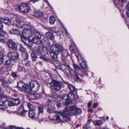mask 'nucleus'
Instances as JSON below:
<instances>
[{
    "instance_id": "obj_54",
    "label": "nucleus",
    "mask_w": 129,
    "mask_h": 129,
    "mask_svg": "<svg viewBox=\"0 0 129 129\" xmlns=\"http://www.w3.org/2000/svg\"><path fill=\"white\" fill-rule=\"evenodd\" d=\"M0 71L1 72H5L6 71V68L5 67H4V66H2L1 68L0 69Z\"/></svg>"
},
{
    "instance_id": "obj_10",
    "label": "nucleus",
    "mask_w": 129,
    "mask_h": 129,
    "mask_svg": "<svg viewBox=\"0 0 129 129\" xmlns=\"http://www.w3.org/2000/svg\"><path fill=\"white\" fill-rule=\"evenodd\" d=\"M17 87L21 91H25L26 92V90H27V86L24 83L22 82L18 83Z\"/></svg>"
},
{
    "instance_id": "obj_61",
    "label": "nucleus",
    "mask_w": 129,
    "mask_h": 129,
    "mask_svg": "<svg viewBox=\"0 0 129 129\" xmlns=\"http://www.w3.org/2000/svg\"><path fill=\"white\" fill-rule=\"evenodd\" d=\"M39 0H30L29 2H32L33 3H35L36 2L39 1Z\"/></svg>"
},
{
    "instance_id": "obj_58",
    "label": "nucleus",
    "mask_w": 129,
    "mask_h": 129,
    "mask_svg": "<svg viewBox=\"0 0 129 129\" xmlns=\"http://www.w3.org/2000/svg\"><path fill=\"white\" fill-rule=\"evenodd\" d=\"M40 65L42 66L43 64L42 62V61H39L37 62L36 65Z\"/></svg>"
},
{
    "instance_id": "obj_6",
    "label": "nucleus",
    "mask_w": 129,
    "mask_h": 129,
    "mask_svg": "<svg viewBox=\"0 0 129 129\" xmlns=\"http://www.w3.org/2000/svg\"><path fill=\"white\" fill-rule=\"evenodd\" d=\"M36 34L35 37H33L32 39V41L33 43L38 44H40L41 43V38L43 37H42L41 35L39 33H38L36 31V32L35 33Z\"/></svg>"
},
{
    "instance_id": "obj_3",
    "label": "nucleus",
    "mask_w": 129,
    "mask_h": 129,
    "mask_svg": "<svg viewBox=\"0 0 129 129\" xmlns=\"http://www.w3.org/2000/svg\"><path fill=\"white\" fill-rule=\"evenodd\" d=\"M40 87L38 82L36 81H32L30 83L29 86L27 87V90H26V92H29L31 91L36 92L39 89Z\"/></svg>"
},
{
    "instance_id": "obj_62",
    "label": "nucleus",
    "mask_w": 129,
    "mask_h": 129,
    "mask_svg": "<svg viewBox=\"0 0 129 129\" xmlns=\"http://www.w3.org/2000/svg\"><path fill=\"white\" fill-rule=\"evenodd\" d=\"M12 75L14 77H16L17 76V74L15 72L13 73L12 74Z\"/></svg>"
},
{
    "instance_id": "obj_19",
    "label": "nucleus",
    "mask_w": 129,
    "mask_h": 129,
    "mask_svg": "<svg viewBox=\"0 0 129 129\" xmlns=\"http://www.w3.org/2000/svg\"><path fill=\"white\" fill-rule=\"evenodd\" d=\"M60 116L62 117V114L60 113L57 112V114L55 115L52 119H50L51 120H59L61 121V120H63L61 118Z\"/></svg>"
},
{
    "instance_id": "obj_49",
    "label": "nucleus",
    "mask_w": 129,
    "mask_h": 129,
    "mask_svg": "<svg viewBox=\"0 0 129 129\" xmlns=\"http://www.w3.org/2000/svg\"><path fill=\"white\" fill-rule=\"evenodd\" d=\"M62 98L63 99L66 100H69L68 95L66 94H64L62 96Z\"/></svg>"
},
{
    "instance_id": "obj_17",
    "label": "nucleus",
    "mask_w": 129,
    "mask_h": 129,
    "mask_svg": "<svg viewBox=\"0 0 129 129\" xmlns=\"http://www.w3.org/2000/svg\"><path fill=\"white\" fill-rule=\"evenodd\" d=\"M81 69L83 72L85 73L87 70V65L85 61H83L80 64Z\"/></svg>"
},
{
    "instance_id": "obj_23",
    "label": "nucleus",
    "mask_w": 129,
    "mask_h": 129,
    "mask_svg": "<svg viewBox=\"0 0 129 129\" xmlns=\"http://www.w3.org/2000/svg\"><path fill=\"white\" fill-rule=\"evenodd\" d=\"M46 36L50 39L53 40L54 39V36L53 34L49 31H48L46 33Z\"/></svg>"
},
{
    "instance_id": "obj_63",
    "label": "nucleus",
    "mask_w": 129,
    "mask_h": 129,
    "mask_svg": "<svg viewBox=\"0 0 129 129\" xmlns=\"http://www.w3.org/2000/svg\"><path fill=\"white\" fill-rule=\"evenodd\" d=\"M7 84H9L11 83V81L9 79H8L6 82Z\"/></svg>"
},
{
    "instance_id": "obj_29",
    "label": "nucleus",
    "mask_w": 129,
    "mask_h": 129,
    "mask_svg": "<svg viewBox=\"0 0 129 129\" xmlns=\"http://www.w3.org/2000/svg\"><path fill=\"white\" fill-rule=\"evenodd\" d=\"M28 115L30 118H33L34 117L36 114L33 110H31L29 111Z\"/></svg>"
},
{
    "instance_id": "obj_18",
    "label": "nucleus",
    "mask_w": 129,
    "mask_h": 129,
    "mask_svg": "<svg viewBox=\"0 0 129 129\" xmlns=\"http://www.w3.org/2000/svg\"><path fill=\"white\" fill-rule=\"evenodd\" d=\"M73 65L75 69L76 72L77 74L78 75H79L81 76V71L80 68L75 63H74Z\"/></svg>"
},
{
    "instance_id": "obj_8",
    "label": "nucleus",
    "mask_w": 129,
    "mask_h": 129,
    "mask_svg": "<svg viewBox=\"0 0 129 129\" xmlns=\"http://www.w3.org/2000/svg\"><path fill=\"white\" fill-rule=\"evenodd\" d=\"M51 85L53 87L54 89L56 90H60L61 88V84L60 82L53 80L51 83Z\"/></svg>"
},
{
    "instance_id": "obj_42",
    "label": "nucleus",
    "mask_w": 129,
    "mask_h": 129,
    "mask_svg": "<svg viewBox=\"0 0 129 129\" xmlns=\"http://www.w3.org/2000/svg\"><path fill=\"white\" fill-rule=\"evenodd\" d=\"M2 84V86L4 87H6L8 86V85L7 83L4 81H3Z\"/></svg>"
},
{
    "instance_id": "obj_15",
    "label": "nucleus",
    "mask_w": 129,
    "mask_h": 129,
    "mask_svg": "<svg viewBox=\"0 0 129 129\" xmlns=\"http://www.w3.org/2000/svg\"><path fill=\"white\" fill-rule=\"evenodd\" d=\"M37 51L39 54L43 56H45L48 53V51L46 48L41 47L37 49Z\"/></svg>"
},
{
    "instance_id": "obj_1",
    "label": "nucleus",
    "mask_w": 129,
    "mask_h": 129,
    "mask_svg": "<svg viewBox=\"0 0 129 129\" xmlns=\"http://www.w3.org/2000/svg\"><path fill=\"white\" fill-rule=\"evenodd\" d=\"M50 49L52 53H51L52 60L53 61L58 60L57 56L60 51H62L63 48L62 45L58 44H53L50 47Z\"/></svg>"
},
{
    "instance_id": "obj_43",
    "label": "nucleus",
    "mask_w": 129,
    "mask_h": 129,
    "mask_svg": "<svg viewBox=\"0 0 129 129\" xmlns=\"http://www.w3.org/2000/svg\"><path fill=\"white\" fill-rule=\"evenodd\" d=\"M76 57L78 61H82L83 60L80 54H78L76 55Z\"/></svg>"
},
{
    "instance_id": "obj_14",
    "label": "nucleus",
    "mask_w": 129,
    "mask_h": 129,
    "mask_svg": "<svg viewBox=\"0 0 129 129\" xmlns=\"http://www.w3.org/2000/svg\"><path fill=\"white\" fill-rule=\"evenodd\" d=\"M7 45L9 47L14 50L17 49V45L16 43L12 40H9L7 42Z\"/></svg>"
},
{
    "instance_id": "obj_57",
    "label": "nucleus",
    "mask_w": 129,
    "mask_h": 129,
    "mask_svg": "<svg viewBox=\"0 0 129 129\" xmlns=\"http://www.w3.org/2000/svg\"><path fill=\"white\" fill-rule=\"evenodd\" d=\"M53 97L54 98L56 99L59 98V96L58 95L54 93L53 94Z\"/></svg>"
},
{
    "instance_id": "obj_24",
    "label": "nucleus",
    "mask_w": 129,
    "mask_h": 129,
    "mask_svg": "<svg viewBox=\"0 0 129 129\" xmlns=\"http://www.w3.org/2000/svg\"><path fill=\"white\" fill-rule=\"evenodd\" d=\"M22 57L23 59V61H26L28 57V55L27 52L22 53Z\"/></svg>"
},
{
    "instance_id": "obj_50",
    "label": "nucleus",
    "mask_w": 129,
    "mask_h": 129,
    "mask_svg": "<svg viewBox=\"0 0 129 129\" xmlns=\"http://www.w3.org/2000/svg\"><path fill=\"white\" fill-rule=\"evenodd\" d=\"M6 34V33L3 31L0 30V36L4 37Z\"/></svg>"
},
{
    "instance_id": "obj_21",
    "label": "nucleus",
    "mask_w": 129,
    "mask_h": 129,
    "mask_svg": "<svg viewBox=\"0 0 129 129\" xmlns=\"http://www.w3.org/2000/svg\"><path fill=\"white\" fill-rule=\"evenodd\" d=\"M8 99V97L4 93H2L0 94V99L5 103L7 102Z\"/></svg>"
},
{
    "instance_id": "obj_2",
    "label": "nucleus",
    "mask_w": 129,
    "mask_h": 129,
    "mask_svg": "<svg viewBox=\"0 0 129 129\" xmlns=\"http://www.w3.org/2000/svg\"><path fill=\"white\" fill-rule=\"evenodd\" d=\"M24 27H26L24 29L22 32V35L27 38H29L31 37L33 34H35L36 32V31L35 28L30 25L24 24Z\"/></svg>"
},
{
    "instance_id": "obj_64",
    "label": "nucleus",
    "mask_w": 129,
    "mask_h": 129,
    "mask_svg": "<svg viewBox=\"0 0 129 129\" xmlns=\"http://www.w3.org/2000/svg\"><path fill=\"white\" fill-rule=\"evenodd\" d=\"M127 9V11L126 13V15L127 17H129V9Z\"/></svg>"
},
{
    "instance_id": "obj_5",
    "label": "nucleus",
    "mask_w": 129,
    "mask_h": 129,
    "mask_svg": "<svg viewBox=\"0 0 129 129\" xmlns=\"http://www.w3.org/2000/svg\"><path fill=\"white\" fill-rule=\"evenodd\" d=\"M18 8L21 12L24 13H28L31 10L30 6L26 3H23L20 5Z\"/></svg>"
},
{
    "instance_id": "obj_11",
    "label": "nucleus",
    "mask_w": 129,
    "mask_h": 129,
    "mask_svg": "<svg viewBox=\"0 0 129 129\" xmlns=\"http://www.w3.org/2000/svg\"><path fill=\"white\" fill-rule=\"evenodd\" d=\"M27 96L30 100L37 99L40 97V95L36 93H30L27 95Z\"/></svg>"
},
{
    "instance_id": "obj_52",
    "label": "nucleus",
    "mask_w": 129,
    "mask_h": 129,
    "mask_svg": "<svg viewBox=\"0 0 129 129\" xmlns=\"http://www.w3.org/2000/svg\"><path fill=\"white\" fill-rule=\"evenodd\" d=\"M62 33L64 37H66L67 36V32L65 29H64L62 31Z\"/></svg>"
},
{
    "instance_id": "obj_26",
    "label": "nucleus",
    "mask_w": 129,
    "mask_h": 129,
    "mask_svg": "<svg viewBox=\"0 0 129 129\" xmlns=\"http://www.w3.org/2000/svg\"><path fill=\"white\" fill-rule=\"evenodd\" d=\"M43 15V13L42 12L40 11H36L35 12L34 16L40 18Z\"/></svg>"
},
{
    "instance_id": "obj_31",
    "label": "nucleus",
    "mask_w": 129,
    "mask_h": 129,
    "mask_svg": "<svg viewBox=\"0 0 129 129\" xmlns=\"http://www.w3.org/2000/svg\"><path fill=\"white\" fill-rule=\"evenodd\" d=\"M102 121L101 120H98L94 121L93 122L94 125L96 126H99L101 125L102 123Z\"/></svg>"
},
{
    "instance_id": "obj_51",
    "label": "nucleus",
    "mask_w": 129,
    "mask_h": 129,
    "mask_svg": "<svg viewBox=\"0 0 129 129\" xmlns=\"http://www.w3.org/2000/svg\"><path fill=\"white\" fill-rule=\"evenodd\" d=\"M47 112L50 114L51 113L53 112V110L52 109L50 108H48L47 110Z\"/></svg>"
},
{
    "instance_id": "obj_40",
    "label": "nucleus",
    "mask_w": 129,
    "mask_h": 129,
    "mask_svg": "<svg viewBox=\"0 0 129 129\" xmlns=\"http://www.w3.org/2000/svg\"><path fill=\"white\" fill-rule=\"evenodd\" d=\"M20 50L22 52V53L27 52L26 51L25 48H24L22 46H20Z\"/></svg>"
},
{
    "instance_id": "obj_34",
    "label": "nucleus",
    "mask_w": 129,
    "mask_h": 129,
    "mask_svg": "<svg viewBox=\"0 0 129 129\" xmlns=\"http://www.w3.org/2000/svg\"><path fill=\"white\" fill-rule=\"evenodd\" d=\"M49 20L50 23L51 24H53L55 21V19L54 17L51 16L49 18Z\"/></svg>"
},
{
    "instance_id": "obj_32",
    "label": "nucleus",
    "mask_w": 129,
    "mask_h": 129,
    "mask_svg": "<svg viewBox=\"0 0 129 129\" xmlns=\"http://www.w3.org/2000/svg\"><path fill=\"white\" fill-rule=\"evenodd\" d=\"M10 33L12 35H17L19 33L18 30L17 29H12L10 31Z\"/></svg>"
},
{
    "instance_id": "obj_41",
    "label": "nucleus",
    "mask_w": 129,
    "mask_h": 129,
    "mask_svg": "<svg viewBox=\"0 0 129 129\" xmlns=\"http://www.w3.org/2000/svg\"><path fill=\"white\" fill-rule=\"evenodd\" d=\"M27 106L29 110V111L32 110L33 107V106L30 103H28L27 105Z\"/></svg>"
},
{
    "instance_id": "obj_56",
    "label": "nucleus",
    "mask_w": 129,
    "mask_h": 129,
    "mask_svg": "<svg viewBox=\"0 0 129 129\" xmlns=\"http://www.w3.org/2000/svg\"><path fill=\"white\" fill-rule=\"evenodd\" d=\"M30 64V62L29 61H28L27 62H25V65L27 67L29 66Z\"/></svg>"
},
{
    "instance_id": "obj_13",
    "label": "nucleus",
    "mask_w": 129,
    "mask_h": 129,
    "mask_svg": "<svg viewBox=\"0 0 129 129\" xmlns=\"http://www.w3.org/2000/svg\"><path fill=\"white\" fill-rule=\"evenodd\" d=\"M12 25L16 27L19 28L21 27H24L23 25H21V22L20 19L18 18L15 19V21L13 23Z\"/></svg>"
},
{
    "instance_id": "obj_59",
    "label": "nucleus",
    "mask_w": 129,
    "mask_h": 129,
    "mask_svg": "<svg viewBox=\"0 0 129 129\" xmlns=\"http://www.w3.org/2000/svg\"><path fill=\"white\" fill-rule=\"evenodd\" d=\"M2 22L0 21V30H2L3 27V25L2 23Z\"/></svg>"
},
{
    "instance_id": "obj_39",
    "label": "nucleus",
    "mask_w": 129,
    "mask_h": 129,
    "mask_svg": "<svg viewBox=\"0 0 129 129\" xmlns=\"http://www.w3.org/2000/svg\"><path fill=\"white\" fill-rule=\"evenodd\" d=\"M124 1V0H114V2L115 5H118L119 4L120 1L123 2Z\"/></svg>"
},
{
    "instance_id": "obj_25",
    "label": "nucleus",
    "mask_w": 129,
    "mask_h": 129,
    "mask_svg": "<svg viewBox=\"0 0 129 129\" xmlns=\"http://www.w3.org/2000/svg\"><path fill=\"white\" fill-rule=\"evenodd\" d=\"M62 118L63 120H61V122L67 121H70V119L68 116L62 115Z\"/></svg>"
},
{
    "instance_id": "obj_12",
    "label": "nucleus",
    "mask_w": 129,
    "mask_h": 129,
    "mask_svg": "<svg viewBox=\"0 0 129 129\" xmlns=\"http://www.w3.org/2000/svg\"><path fill=\"white\" fill-rule=\"evenodd\" d=\"M8 56L10 59L15 60L18 58L19 57V54L16 52H12L9 53Z\"/></svg>"
},
{
    "instance_id": "obj_60",
    "label": "nucleus",
    "mask_w": 129,
    "mask_h": 129,
    "mask_svg": "<svg viewBox=\"0 0 129 129\" xmlns=\"http://www.w3.org/2000/svg\"><path fill=\"white\" fill-rule=\"evenodd\" d=\"M40 58L44 60L45 61H46L47 60V59L43 56H40Z\"/></svg>"
},
{
    "instance_id": "obj_45",
    "label": "nucleus",
    "mask_w": 129,
    "mask_h": 129,
    "mask_svg": "<svg viewBox=\"0 0 129 129\" xmlns=\"http://www.w3.org/2000/svg\"><path fill=\"white\" fill-rule=\"evenodd\" d=\"M4 59L3 55V54L0 55V64L3 63Z\"/></svg>"
},
{
    "instance_id": "obj_38",
    "label": "nucleus",
    "mask_w": 129,
    "mask_h": 129,
    "mask_svg": "<svg viewBox=\"0 0 129 129\" xmlns=\"http://www.w3.org/2000/svg\"><path fill=\"white\" fill-rule=\"evenodd\" d=\"M70 90L73 92H74L75 90V88L73 85H70L68 86Z\"/></svg>"
},
{
    "instance_id": "obj_28",
    "label": "nucleus",
    "mask_w": 129,
    "mask_h": 129,
    "mask_svg": "<svg viewBox=\"0 0 129 129\" xmlns=\"http://www.w3.org/2000/svg\"><path fill=\"white\" fill-rule=\"evenodd\" d=\"M62 55L65 58L69 56L67 51L66 50H62Z\"/></svg>"
},
{
    "instance_id": "obj_55",
    "label": "nucleus",
    "mask_w": 129,
    "mask_h": 129,
    "mask_svg": "<svg viewBox=\"0 0 129 129\" xmlns=\"http://www.w3.org/2000/svg\"><path fill=\"white\" fill-rule=\"evenodd\" d=\"M91 127V126L90 125L86 124L85 126L83 127V129H89Z\"/></svg>"
},
{
    "instance_id": "obj_9",
    "label": "nucleus",
    "mask_w": 129,
    "mask_h": 129,
    "mask_svg": "<svg viewBox=\"0 0 129 129\" xmlns=\"http://www.w3.org/2000/svg\"><path fill=\"white\" fill-rule=\"evenodd\" d=\"M43 107H42L40 106L38 107V116L37 118L39 119V121H44L45 120L43 118L42 116V113H43Z\"/></svg>"
},
{
    "instance_id": "obj_30",
    "label": "nucleus",
    "mask_w": 129,
    "mask_h": 129,
    "mask_svg": "<svg viewBox=\"0 0 129 129\" xmlns=\"http://www.w3.org/2000/svg\"><path fill=\"white\" fill-rule=\"evenodd\" d=\"M32 42H33L29 40L28 38H26V41H24V43L27 45L29 47H31L32 46Z\"/></svg>"
},
{
    "instance_id": "obj_36",
    "label": "nucleus",
    "mask_w": 129,
    "mask_h": 129,
    "mask_svg": "<svg viewBox=\"0 0 129 129\" xmlns=\"http://www.w3.org/2000/svg\"><path fill=\"white\" fill-rule=\"evenodd\" d=\"M31 55L32 58V59L33 62L35 61H36V59L37 58V56H36L34 53L31 52Z\"/></svg>"
},
{
    "instance_id": "obj_27",
    "label": "nucleus",
    "mask_w": 129,
    "mask_h": 129,
    "mask_svg": "<svg viewBox=\"0 0 129 129\" xmlns=\"http://www.w3.org/2000/svg\"><path fill=\"white\" fill-rule=\"evenodd\" d=\"M68 95L69 100H71L75 99V96L73 93H69Z\"/></svg>"
},
{
    "instance_id": "obj_48",
    "label": "nucleus",
    "mask_w": 129,
    "mask_h": 129,
    "mask_svg": "<svg viewBox=\"0 0 129 129\" xmlns=\"http://www.w3.org/2000/svg\"><path fill=\"white\" fill-rule=\"evenodd\" d=\"M52 30L53 32L55 33H57L59 31L58 29V28L56 27L53 28Z\"/></svg>"
},
{
    "instance_id": "obj_22",
    "label": "nucleus",
    "mask_w": 129,
    "mask_h": 129,
    "mask_svg": "<svg viewBox=\"0 0 129 129\" xmlns=\"http://www.w3.org/2000/svg\"><path fill=\"white\" fill-rule=\"evenodd\" d=\"M41 44L46 46V47H49L50 46V43L48 42V40L46 38H44L43 40H41Z\"/></svg>"
},
{
    "instance_id": "obj_16",
    "label": "nucleus",
    "mask_w": 129,
    "mask_h": 129,
    "mask_svg": "<svg viewBox=\"0 0 129 129\" xmlns=\"http://www.w3.org/2000/svg\"><path fill=\"white\" fill-rule=\"evenodd\" d=\"M19 114L20 115L23 116L26 114L27 112L26 111H25L24 109L23 106L22 105H21L20 108H18L17 109Z\"/></svg>"
},
{
    "instance_id": "obj_7",
    "label": "nucleus",
    "mask_w": 129,
    "mask_h": 129,
    "mask_svg": "<svg viewBox=\"0 0 129 129\" xmlns=\"http://www.w3.org/2000/svg\"><path fill=\"white\" fill-rule=\"evenodd\" d=\"M69 110L71 112L75 115L80 114L82 112L81 110L75 106L70 107Z\"/></svg>"
},
{
    "instance_id": "obj_46",
    "label": "nucleus",
    "mask_w": 129,
    "mask_h": 129,
    "mask_svg": "<svg viewBox=\"0 0 129 129\" xmlns=\"http://www.w3.org/2000/svg\"><path fill=\"white\" fill-rule=\"evenodd\" d=\"M20 38L21 40L24 43V41H26V38H28L24 36H21Z\"/></svg>"
},
{
    "instance_id": "obj_33",
    "label": "nucleus",
    "mask_w": 129,
    "mask_h": 129,
    "mask_svg": "<svg viewBox=\"0 0 129 129\" xmlns=\"http://www.w3.org/2000/svg\"><path fill=\"white\" fill-rule=\"evenodd\" d=\"M70 112H71L70 110L69 111L68 109L65 108L63 111V114L62 115L68 116L69 115L70 113Z\"/></svg>"
},
{
    "instance_id": "obj_20",
    "label": "nucleus",
    "mask_w": 129,
    "mask_h": 129,
    "mask_svg": "<svg viewBox=\"0 0 129 129\" xmlns=\"http://www.w3.org/2000/svg\"><path fill=\"white\" fill-rule=\"evenodd\" d=\"M0 21L8 25L11 24V22L10 20L7 18L0 19Z\"/></svg>"
},
{
    "instance_id": "obj_53",
    "label": "nucleus",
    "mask_w": 129,
    "mask_h": 129,
    "mask_svg": "<svg viewBox=\"0 0 129 129\" xmlns=\"http://www.w3.org/2000/svg\"><path fill=\"white\" fill-rule=\"evenodd\" d=\"M11 59H9L6 61V64L7 65H9L11 63Z\"/></svg>"
},
{
    "instance_id": "obj_37",
    "label": "nucleus",
    "mask_w": 129,
    "mask_h": 129,
    "mask_svg": "<svg viewBox=\"0 0 129 129\" xmlns=\"http://www.w3.org/2000/svg\"><path fill=\"white\" fill-rule=\"evenodd\" d=\"M13 99H12L10 101L7 102V104L10 106H14V102H13Z\"/></svg>"
},
{
    "instance_id": "obj_4",
    "label": "nucleus",
    "mask_w": 129,
    "mask_h": 129,
    "mask_svg": "<svg viewBox=\"0 0 129 129\" xmlns=\"http://www.w3.org/2000/svg\"><path fill=\"white\" fill-rule=\"evenodd\" d=\"M62 65L64 66L65 67V69L68 70L70 74L74 76H75L77 80H80L79 77L76 72L75 70L72 69L68 63H67L65 60H63L62 62Z\"/></svg>"
},
{
    "instance_id": "obj_47",
    "label": "nucleus",
    "mask_w": 129,
    "mask_h": 129,
    "mask_svg": "<svg viewBox=\"0 0 129 129\" xmlns=\"http://www.w3.org/2000/svg\"><path fill=\"white\" fill-rule=\"evenodd\" d=\"M68 100H66L65 101H63L62 102L63 104L64 105L66 106H67L69 104V102L68 101Z\"/></svg>"
},
{
    "instance_id": "obj_35",
    "label": "nucleus",
    "mask_w": 129,
    "mask_h": 129,
    "mask_svg": "<svg viewBox=\"0 0 129 129\" xmlns=\"http://www.w3.org/2000/svg\"><path fill=\"white\" fill-rule=\"evenodd\" d=\"M13 102H14V105H17L19 104L20 103V101L18 99H12Z\"/></svg>"
},
{
    "instance_id": "obj_44",
    "label": "nucleus",
    "mask_w": 129,
    "mask_h": 129,
    "mask_svg": "<svg viewBox=\"0 0 129 129\" xmlns=\"http://www.w3.org/2000/svg\"><path fill=\"white\" fill-rule=\"evenodd\" d=\"M69 49L71 52L74 53L75 52V50L74 49V47L73 46L71 45L70 46Z\"/></svg>"
}]
</instances>
